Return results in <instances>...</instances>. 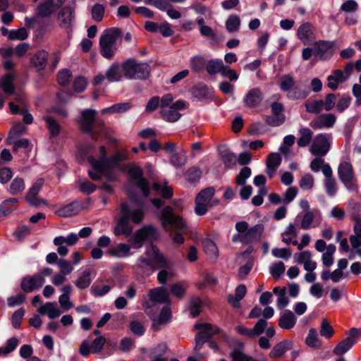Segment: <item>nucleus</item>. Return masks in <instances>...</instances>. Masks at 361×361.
I'll return each instance as SVG.
<instances>
[{
	"instance_id": "7",
	"label": "nucleus",
	"mask_w": 361,
	"mask_h": 361,
	"mask_svg": "<svg viewBox=\"0 0 361 361\" xmlns=\"http://www.w3.org/2000/svg\"><path fill=\"white\" fill-rule=\"evenodd\" d=\"M149 73L148 69H108L106 77L110 82L118 81L123 76L129 80H145Z\"/></svg>"
},
{
	"instance_id": "35",
	"label": "nucleus",
	"mask_w": 361,
	"mask_h": 361,
	"mask_svg": "<svg viewBox=\"0 0 361 361\" xmlns=\"http://www.w3.org/2000/svg\"><path fill=\"white\" fill-rule=\"evenodd\" d=\"M204 305H205V303H204L200 298L197 296L190 298L188 303V309L192 318H196L202 312L201 309Z\"/></svg>"
},
{
	"instance_id": "29",
	"label": "nucleus",
	"mask_w": 361,
	"mask_h": 361,
	"mask_svg": "<svg viewBox=\"0 0 361 361\" xmlns=\"http://www.w3.org/2000/svg\"><path fill=\"white\" fill-rule=\"evenodd\" d=\"M244 343L241 341H238L236 343V346L234 347L231 352L230 353V357L232 361H250L252 360V357L244 353Z\"/></svg>"
},
{
	"instance_id": "14",
	"label": "nucleus",
	"mask_w": 361,
	"mask_h": 361,
	"mask_svg": "<svg viewBox=\"0 0 361 361\" xmlns=\"http://www.w3.org/2000/svg\"><path fill=\"white\" fill-rule=\"evenodd\" d=\"M97 152V148L96 146L94 144L92 143H85L80 145L78 147L77 151V159L80 163L84 162L85 160H87L90 164L91 165V167L92 169V171H94V161H98V159H95L94 155Z\"/></svg>"
},
{
	"instance_id": "2",
	"label": "nucleus",
	"mask_w": 361,
	"mask_h": 361,
	"mask_svg": "<svg viewBox=\"0 0 361 361\" xmlns=\"http://www.w3.org/2000/svg\"><path fill=\"white\" fill-rule=\"evenodd\" d=\"M121 213L122 216L118 219L114 233L116 235L129 236L133 233V227L129 225V221H131L135 224H140L144 220L145 212L142 208L131 209L128 204L122 203Z\"/></svg>"
},
{
	"instance_id": "62",
	"label": "nucleus",
	"mask_w": 361,
	"mask_h": 361,
	"mask_svg": "<svg viewBox=\"0 0 361 361\" xmlns=\"http://www.w3.org/2000/svg\"><path fill=\"white\" fill-rule=\"evenodd\" d=\"M205 331H199L195 335V346L194 350L195 351H199L202 349L204 343L208 341L209 338H211V335H206Z\"/></svg>"
},
{
	"instance_id": "8",
	"label": "nucleus",
	"mask_w": 361,
	"mask_h": 361,
	"mask_svg": "<svg viewBox=\"0 0 361 361\" xmlns=\"http://www.w3.org/2000/svg\"><path fill=\"white\" fill-rule=\"evenodd\" d=\"M189 92L194 99L204 104L211 103L215 98L214 87L207 85L204 82H198L194 84Z\"/></svg>"
},
{
	"instance_id": "24",
	"label": "nucleus",
	"mask_w": 361,
	"mask_h": 361,
	"mask_svg": "<svg viewBox=\"0 0 361 361\" xmlns=\"http://www.w3.org/2000/svg\"><path fill=\"white\" fill-rule=\"evenodd\" d=\"M264 95L259 88L251 89L245 95L244 98L245 105L254 108L257 106L263 100Z\"/></svg>"
},
{
	"instance_id": "43",
	"label": "nucleus",
	"mask_w": 361,
	"mask_h": 361,
	"mask_svg": "<svg viewBox=\"0 0 361 361\" xmlns=\"http://www.w3.org/2000/svg\"><path fill=\"white\" fill-rule=\"evenodd\" d=\"M202 246L204 252L209 256L217 257L218 248L215 243L210 238H205L202 241Z\"/></svg>"
},
{
	"instance_id": "63",
	"label": "nucleus",
	"mask_w": 361,
	"mask_h": 361,
	"mask_svg": "<svg viewBox=\"0 0 361 361\" xmlns=\"http://www.w3.org/2000/svg\"><path fill=\"white\" fill-rule=\"evenodd\" d=\"M272 255L277 258H281L283 259H288L291 257L292 252L288 247L284 248H274L271 250Z\"/></svg>"
},
{
	"instance_id": "37",
	"label": "nucleus",
	"mask_w": 361,
	"mask_h": 361,
	"mask_svg": "<svg viewBox=\"0 0 361 361\" xmlns=\"http://www.w3.org/2000/svg\"><path fill=\"white\" fill-rule=\"evenodd\" d=\"M25 188L24 179L20 177H16L10 183L8 191L11 195H16L21 194Z\"/></svg>"
},
{
	"instance_id": "44",
	"label": "nucleus",
	"mask_w": 361,
	"mask_h": 361,
	"mask_svg": "<svg viewBox=\"0 0 361 361\" xmlns=\"http://www.w3.org/2000/svg\"><path fill=\"white\" fill-rule=\"evenodd\" d=\"M105 13V7L103 4L96 3L90 9L91 17L96 22L102 20Z\"/></svg>"
},
{
	"instance_id": "59",
	"label": "nucleus",
	"mask_w": 361,
	"mask_h": 361,
	"mask_svg": "<svg viewBox=\"0 0 361 361\" xmlns=\"http://www.w3.org/2000/svg\"><path fill=\"white\" fill-rule=\"evenodd\" d=\"M285 116H279L272 114L271 116H266L265 122L270 126L276 127L282 125L285 122Z\"/></svg>"
},
{
	"instance_id": "6",
	"label": "nucleus",
	"mask_w": 361,
	"mask_h": 361,
	"mask_svg": "<svg viewBox=\"0 0 361 361\" xmlns=\"http://www.w3.org/2000/svg\"><path fill=\"white\" fill-rule=\"evenodd\" d=\"M159 219L165 230L168 226H171L179 231H186L188 228L185 221L182 216L175 214L173 207L170 205L162 208Z\"/></svg>"
},
{
	"instance_id": "26",
	"label": "nucleus",
	"mask_w": 361,
	"mask_h": 361,
	"mask_svg": "<svg viewBox=\"0 0 361 361\" xmlns=\"http://www.w3.org/2000/svg\"><path fill=\"white\" fill-rule=\"evenodd\" d=\"M336 121V117L334 114H323L314 122L312 121L310 126L313 128L321 129L322 128H331Z\"/></svg>"
},
{
	"instance_id": "48",
	"label": "nucleus",
	"mask_w": 361,
	"mask_h": 361,
	"mask_svg": "<svg viewBox=\"0 0 361 361\" xmlns=\"http://www.w3.org/2000/svg\"><path fill=\"white\" fill-rule=\"evenodd\" d=\"M252 174L251 169L248 166H243L239 173L235 177V183L237 185H245L247 179H248Z\"/></svg>"
},
{
	"instance_id": "42",
	"label": "nucleus",
	"mask_w": 361,
	"mask_h": 361,
	"mask_svg": "<svg viewBox=\"0 0 361 361\" xmlns=\"http://www.w3.org/2000/svg\"><path fill=\"white\" fill-rule=\"evenodd\" d=\"M160 115L164 120L171 123L177 121L181 117V114L173 109L171 106L167 109H162L160 111Z\"/></svg>"
},
{
	"instance_id": "50",
	"label": "nucleus",
	"mask_w": 361,
	"mask_h": 361,
	"mask_svg": "<svg viewBox=\"0 0 361 361\" xmlns=\"http://www.w3.org/2000/svg\"><path fill=\"white\" fill-rule=\"evenodd\" d=\"M240 25V18L236 15H231L226 22V27L229 32H233L238 30Z\"/></svg>"
},
{
	"instance_id": "61",
	"label": "nucleus",
	"mask_w": 361,
	"mask_h": 361,
	"mask_svg": "<svg viewBox=\"0 0 361 361\" xmlns=\"http://www.w3.org/2000/svg\"><path fill=\"white\" fill-rule=\"evenodd\" d=\"M112 286L109 285L96 286L93 285L91 287V293L96 297H102L107 294L111 289Z\"/></svg>"
},
{
	"instance_id": "36",
	"label": "nucleus",
	"mask_w": 361,
	"mask_h": 361,
	"mask_svg": "<svg viewBox=\"0 0 361 361\" xmlns=\"http://www.w3.org/2000/svg\"><path fill=\"white\" fill-rule=\"evenodd\" d=\"M310 91L307 88H302L300 86H295L287 94V97L291 100H301L305 99Z\"/></svg>"
},
{
	"instance_id": "51",
	"label": "nucleus",
	"mask_w": 361,
	"mask_h": 361,
	"mask_svg": "<svg viewBox=\"0 0 361 361\" xmlns=\"http://www.w3.org/2000/svg\"><path fill=\"white\" fill-rule=\"evenodd\" d=\"M106 339L103 336H99L95 338L91 343L92 353L98 354L105 346Z\"/></svg>"
},
{
	"instance_id": "49",
	"label": "nucleus",
	"mask_w": 361,
	"mask_h": 361,
	"mask_svg": "<svg viewBox=\"0 0 361 361\" xmlns=\"http://www.w3.org/2000/svg\"><path fill=\"white\" fill-rule=\"evenodd\" d=\"M44 121L46 122L47 127L51 136H56L60 131V126L59 123L51 117L47 116L43 117Z\"/></svg>"
},
{
	"instance_id": "60",
	"label": "nucleus",
	"mask_w": 361,
	"mask_h": 361,
	"mask_svg": "<svg viewBox=\"0 0 361 361\" xmlns=\"http://www.w3.org/2000/svg\"><path fill=\"white\" fill-rule=\"evenodd\" d=\"M87 82L85 77L78 76L73 82V88L75 92L80 93L85 90Z\"/></svg>"
},
{
	"instance_id": "52",
	"label": "nucleus",
	"mask_w": 361,
	"mask_h": 361,
	"mask_svg": "<svg viewBox=\"0 0 361 361\" xmlns=\"http://www.w3.org/2000/svg\"><path fill=\"white\" fill-rule=\"evenodd\" d=\"M17 202L18 200L16 198H9L5 200L0 207V216H6L8 215L13 210V208H10L8 206L12 204L13 207H15Z\"/></svg>"
},
{
	"instance_id": "58",
	"label": "nucleus",
	"mask_w": 361,
	"mask_h": 361,
	"mask_svg": "<svg viewBox=\"0 0 361 361\" xmlns=\"http://www.w3.org/2000/svg\"><path fill=\"white\" fill-rule=\"evenodd\" d=\"M282 161L281 155L277 152H271L269 154L267 160V168H278Z\"/></svg>"
},
{
	"instance_id": "54",
	"label": "nucleus",
	"mask_w": 361,
	"mask_h": 361,
	"mask_svg": "<svg viewBox=\"0 0 361 361\" xmlns=\"http://www.w3.org/2000/svg\"><path fill=\"white\" fill-rule=\"evenodd\" d=\"M286 269L285 264L283 262H278L270 267V274L274 279L278 280L284 273Z\"/></svg>"
},
{
	"instance_id": "9",
	"label": "nucleus",
	"mask_w": 361,
	"mask_h": 361,
	"mask_svg": "<svg viewBox=\"0 0 361 361\" xmlns=\"http://www.w3.org/2000/svg\"><path fill=\"white\" fill-rule=\"evenodd\" d=\"M128 173L132 181L140 189L142 196L145 198L150 195L149 181L144 177L143 169L138 166H133L128 169Z\"/></svg>"
},
{
	"instance_id": "18",
	"label": "nucleus",
	"mask_w": 361,
	"mask_h": 361,
	"mask_svg": "<svg viewBox=\"0 0 361 361\" xmlns=\"http://www.w3.org/2000/svg\"><path fill=\"white\" fill-rule=\"evenodd\" d=\"M353 69H335L332 74L327 77L328 87L332 90H337L340 83L344 82L350 75Z\"/></svg>"
},
{
	"instance_id": "17",
	"label": "nucleus",
	"mask_w": 361,
	"mask_h": 361,
	"mask_svg": "<svg viewBox=\"0 0 361 361\" xmlns=\"http://www.w3.org/2000/svg\"><path fill=\"white\" fill-rule=\"evenodd\" d=\"M264 226L262 224H257L248 228L246 233L240 235V242L243 244H252L259 242L264 233Z\"/></svg>"
},
{
	"instance_id": "39",
	"label": "nucleus",
	"mask_w": 361,
	"mask_h": 361,
	"mask_svg": "<svg viewBox=\"0 0 361 361\" xmlns=\"http://www.w3.org/2000/svg\"><path fill=\"white\" fill-rule=\"evenodd\" d=\"M188 157L185 151L176 152L170 156V164L176 168H180L187 163Z\"/></svg>"
},
{
	"instance_id": "13",
	"label": "nucleus",
	"mask_w": 361,
	"mask_h": 361,
	"mask_svg": "<svg viewBox=\"0 0 361 361\" xmlns=\"http://www.w3.org/2000/svg\"><path fill=\"white\" fill-rule=\"evenodd\" d=\"M96 114L97 111L94 109H87L82 111L79 125L80 129L83 133L95 137L94 122Z\"/></svg>"
},
{
	"instance_id": "33",
	"label": "nucleus",
	"mask_w": 361,
	"mask_h": 361,
	"mask_svg": "<svg viewBox=\"0 0 361 361\" xmlns=\"http://www.w3.org/2000/svg\"><path fill=\"white\" fill-rule=\"evenodd\" d=\"M14 80L15 77L11 73H7L0 79V88L5 94L11 95L14 93Z\"/></svg>"
},
{
	"instance_id": "16",
	"label": "nucleus",
	"mask_w": 361,
	"mask_h": 361,
	"mask_svg": "<svg viewBox=\"0 0 361 361\" xmlns=\"http://www.w3.org/2000/svg\"><path fill=\"white\" fill-rule=\"evenodd\" d=\"M48 59L51 61L50 66L55 68L59 63V56L56 53H53L49 58V54L44 50L37 51L32 58L31 61L34 66L45 68L48 64Z\"/></svg>"
},
{
	"instance_id": "22",
	"label": "nucleus",
	"mask_w": 361,
	"mask_h": 361,
	"mask_svg": "<svg viewBox=\"0 0 361 361\" xmlns=\"http://www.w3.org/2000/svg\"><path fill=\"white\" fill-rule=\"evenodd\" d=\"M298 38L304 44H309L315 39L313 27L310 23H305L300 25L297 31Z\"/></svg>"
},
{
	"instance_id": "57",
	"label": "nucleus",
	"mask_w": 361,
	"mask_h": 361,
	"mask_svg": "<svg viewBox=\"0 0 361 361\" xmlns=\"http://www.w3.org/2000/svg\"><path fill=\"white\" fill-rule=\"evenodd\" d=\"M28 37V33L25 27H20L18 30H13L9 32L8 39L10 40L18 39L24 40Z\"/></svg>"
},
{
	"instance_id": "20",
	"label": "nucleus",
	"mask_w": 361,
	"mask_h": 361,
	"mask_svg": "<svg viewBox=\"0 0 361 361\" xmlns=\"http://www.w3.org/2000/svg\"><path fill=\"white\" fill-rule=\"evenodd\" d=\"M172 318L171 310L169 306H164L157 318H151L152 329L154 331L160 330V326L169 323Z\"/></svg>"
},
{
	"instance_id": "34",
	"label": "nucleus",
	"mask_w": 361,
	"mask_h": 361,
	"mask_svg": "<svg viewBox=\"0 0 361 361\" xmlns=\"http://www.w3.org/2000/svg\"><path fill=\"white\" fill-rule=\"evenodd\" d=\"M183 176L187 182L190 184H195L202 178V171L199 166H193L188 168Z\"/></svg>"
},
{
	"instance_id": "4",
	"label": "nucleus",
	"mask_w": 361,
	"mask_h": 361,
	"mask_svg": "<svg viewBox=\"0 0 361 361\" xmlns=\"http://www.w3.org/2000/svg\"><path fill=\"white\" fill-rule=\"evenodd\" d=\"M121 36V31L118 27L109 28L102 32L99 40V50L105 59L111 61L114 59L118 49V42Z\"/></svg>"
},
{
	"instance_id": "12",
	"label": "nucleus",
	"mask_w": 361,
	"mask_h": 361,
	"mask_svg": "<svg viewBox=\"0 0 361 361\" xmlns=\"http://www.w3.org/2000/svg\"><path fill=\"white\" fill-rule=\"evenodd\" d=\"M330 135L326 133L318 134L310 147V152L317 157L325 156L330 149Z\"/></svg>"
},
{
	"instance_id": "56",
	"label": "nucleus",
	"mask_w": 361,
	"mask_h": 361,
	"mask_svg": "<svg viewBox=\"0 0 361 361\" xmlns=\"http://www.w3.org/2000/svg\"><path fill=\"white\" fill-rule=\"evenodd\" d=\"M334 330L330 325L326 319H323L321 322L320 334L326 338H330L333 336Z\"/></svg>"
},
{
	"instance_id": "23",
	"label": "nucleus",
	"mask_w": 361,
	"mask_h": 361,
	"mask_svg": "<svg viewBox=\"0 0 361 361\" xmlns=\"http://www.w3.org/2000/svg\"><path fill=\"white\" fill-rule=\"evenodd\" d=\"M149 298L152 302L158 303L170 304L169 294L164 287L155 288L149 290Z\"/></svg>"
},
{
	"instance_id": "28",
	"label": "nucleus",
	"mask_w": 361,
	"mask_h": 361,
	"mask_svg": "<svg viewBox=\"0 0 361 361\" xmlns=\"http://www.w3.org/2000/svg\"><path fill=\"white\" fill-rule=\"evenodd\" d=\"M296 321L295 314L290 310H286L279 319V326L283 329L290 330L294 327Z\"/></svg>"
},
{
	"instance_id": "10",
	"label": "nucleus",
	"mask_w": 361,
	"mask_h": 361,
	"mask_svg": "<svg viewBox=\"0 0 361 361\" xmlns=\"http://www.w3.org/2000/svg\"><path fill=\"white\" fill-rule=\"evenodd\" d=\"M338 176L340 180L348 190H355L357 188L354 183L355 173L352 164L348 161L341 162L338 168Z\"/></svg>"
},
{
	"instance_id": "47",
	"label": "nucleus",
	"mask_w": 361,
	"mask_h": 361,
	"mask_svg": "<svg viewBox=\"0 0 361 361\" xmlns=\"http://www.w3.org/2000/svg\"><path fill=\"white\" fill-rule=\"evenodd\" d=\"M215 192L213 187H208L202 190L196 196L195 199L198 201L208 204L212 199Z\"/></svg>"
},
{
	"instance_id": "11",
	"label": "nucleus",
	"mask_w": 361,
	"mask_h": 361,
	"mask_svg": "<svg viewBox=\"0 0 361 361\" xmlns=\"http://www.w3.org/2000/svg\"><path fill=\"white\" fill-rule=\"evenodd\" d=\"M361 336V329L351 328L348 337L339 342L333 350L336 355H342L348 351L356 343L357 338Z\"/></svg>"
},
{
	"instance_id": "21",
	"label": "nucleus",
	"mask_w": 361,
	"mask_h": 361,
	"mask_svg": "<svg viewBox=\"0 0 361 361\" xmlns=\"http://www.w3.org/2000/svg\"><path fill=\"white\" fill-rule=\"evenodd\" d=\"M44 185V179L39 178L37 179L32 186L29 189L26 196L25 200L31 205L38 206L42 202H44V200L39 199L37 197L38 192L41 190L42 185Z\"/></svg>"
},
{
	"instance_id": "19",
	"label": "nucleus",
	"mask_w": 361,
	"mask_h": 361,
	"mask_svg": "<svg viewBox=\"0 0 361 361\" xmlns=\"http://www.w3.org/2000/svg\"><path fill=\"white\" fill-rule=\"evenodd\" d=\"M45 283L42 274L25 277L21 282V288L26 293H30L41 288Z\"/></svg>"
},
{
	"instance_id": "1",
	"label": "nucleus",
	"mask_w": 361,
	"mask_h": 361,
	"mask_svg": "<svg viewBox=\"0 0 361 361\" xmlns=\"http://www.w3.org/2000/svg\"><path fill=\"white\" fill-rule=\"evenodd\" d=\"M99 157L98 161H94V171L89 170V177L94 181L100 180L99 173L105 171H113L120 166L121 162L127 161L128 157L125 153L117 152L107 157V151L104 145L99 147Z\"/></svg>"
},
{
	"instance_id": "27",
	"label": "nucleus",
	"mask_w": 361,
	"mask_h": 361,
	"mask_svg": "<svg viewBox=\"0 0 361 361\" xmlns=\"http://www.w3.org/2000/svg\"><path fill=\"white\" fill-rule=\"evenodd\" d=\"M192 68H200L206 66L207 68H225L221 59H212L207 63L204 57L195 56L191 59Z\"/></svg>"
},
{
	"instance_id": "25",
	"label": "nucleus",
	"mask_w": 361,
	"mask_h": 361,
	"mask_svg": "<svg viewBox=\"0 0 361 361\" xmlns=\"http://www.w3.org/2000/svg\"><path fill=\"white\" fill-rule=\"evenodd\" d=\"M293 343L291 340H283L274 346L269 353V357L277 359L281 357L288 350L293 348Z\"/></svg>"
},
{
	"instance_id": "53",
	"label": "nucleus",
	"mask_w": 361,
	"mask_h": 361,
	"mask_svg": "<svg viewBox=\"0 0 361 361\" xmlns=\"http://www.w3.org/2000/svg\"><path fill=\"white\" fill-rule=\"evenodd\" d=\"M295 85V80L290 75H284L281 77L280 88L282 91L289 92Z\"/></svg>"
},
{
	"instance_id": "40",
	"label": "nucleus",
	"mask_w": 361,
	"mask_h": 361,
	"mask_svg": "<svg viewBox=\"0 0 361 361\" xmlns=\"http://www.w3.org/2000/svg\"><path fill=\"white\" fill-rule=\"evenodd\" d=\"M305 343L314 349L319 348L322 345L320 340L318 338L317 331L315 329L311 328L305 338Z\"/></svg>"
},
{
	"instance_id": "41",
	"label": "nucleus",
	"mask_w": 361,
	"mask_h": 361,
	"mask_svg": "<svg viewBox=\"0 0 361 361\" xmlns=\"http://www.w3.org/2000/svg\"><path fill=\"white\" fill-rule=\"evenodd\" d=\"M300 135L297 140V144L300 147H306L311 141L312 137V132L308 128H302L299 130Z\"/></svg>"
},
{
	"instance_id": "31",
	"label": "nucleus",
	"mask_w": 361,
	"mask_h": 361,
	"mask_svg": "<svg viewBox=\"0 0 361 361\" xmlns=\"http://www.w3.org/2000/svg\"><path fill=\"white\" fill-rule=\"evenodd\" d=\"M219 156L226 168L233 169L236 165V155L229 149L225 148L220 150Z\"/></svg>"
},
{
	"instance_id": "15",
	"label": "nucleus",
	"mask_w": 361,
	"mask_h": 361,
	"mask_svg": "<svg viewBox=\"0 0 361 361\" xmlns=\"http://www.w3.org/2000/svg\"><path fill=\"white\" fill-rule=\"evenodd\" d=\"M333 42L321 40L313 45V56L316 59L326 60L334 54Z\"/></svg>"
},
{
	"instance_id": "46",
	"label": "nucleus",
	"mask_w": 361,
	"mask_h": 361,
	"mask_svg": "<svg viewBox=\"0 0 361 361\" xmlns=\"http://www.w3.org/2000/svg\"><path fill=\"white\" fill-rule=\"evenodd\" d=\"M59 266L61 269V272L56 274L53 279V283L56 286L61 285L66 280V269L68 267V262L66 260H59L58 262Z\"/></svg>"
},
{
	"instance_id": "64",
	"label": "nucleus",
	"mask_w": 361,
	"mask_h": 361,
	"mask_svg": "<svg viewBox=\"0 0 361 361\" xmlns=\"http://www.w3.org/2000/svg\"><path fill=\"white\" fill-rule=\"evenodd\" d=\"M351 102V97L349 95L344 94L338 100L336 104V111L339 113L343 112L347 109Z\"/></svg>"
},
{
	"instance_id": "45",
	"label": "nucleus",
	"mask_w": 361,
	"mask_h": 361,
	"mask_svg": "<svg viewBox=\"0 0 361 361\" xmlns=\"http://www.w3.org/2000/svg\"><path fill=\"white\" fill-rule=\"evenodd\" d=\"M6 142L8 145H13V151H17L18 148H27L29 146V140L26 138L19 139V137H13V136H8Z\"/></svg>"
},
{
	"instance_id": "55",
	"label": "nucleus",
	"mask_w": 361,
	"mask_h": 361,
	"mask_svg": "<svg viewBox=\"0 0 361 361\" xmlns=\"http://www.w3.org/2000/svg\"><path fill=\"white\" fill-rule=\"evenodd\" d=\"M305 106L307 112L317 114L322 110L323 100H315L312 102H307Z\"/></svg>"
},
{
	"instance_id": "3",
	"label": "nucleus",
	"mask_w": 361,
	"mask_h": 361,
	"mask_svg": "<svg viewBox=\"0 0 361 361\" xmlns=\"http://www.w3.org/2000/svg\"><path fill=\"white\" fill-rule=\"evenodd\" d=\"M145 255L138 259V267L140 269L149 268L152 271L161 269H171V262L160 252L158 247L154 243H149L146 247Z\"/></svg>"
},
{
	"instance_id": "30",
	"label": "nucleus",
	"mask_w": 361,
	"mask_h": 361,
	"mask_svg": "<svg viewBox=\"0 0 361 361\" xmlns=\"http://www.w3.org/2000/svg\"><path fill=\"white\" fill-rule=\"evenodd\" d=\"M55 6L52 0L40 3L36 8V15L39 18H49L54 11Z\"/></svg>"
},
{
	"instance_id": "32",
	"label": "nucleus",
	"mask_w": 361,
	"mask_h": 361,
	"mask_svg": "<svg viewBox=\"0 0 361 361\" xmlns=\"http://www.w3.org/2000/svg\"><path fill=\"white\" fill-rule=\"evenodd\" d=\"M37 311L41 314H47L49 319L59 317L61 314V310L57 308L56 304L53 302H47L42 305Z\"/></svg>"
},
{
	"instance_id": "5",
	"label": "nucleus",
	"mask_w": 361,
	"mask_h": 361,
	"mask_svg": "<svg viewBox=\"0 0 361 361\" xmlns=\"http://www.w3.org/2000/svg\"><path fill=\"white\" fill-rule=\"evenodd\" d=\"M160 238L158 228L152 225L147 224L137 230L130 238V243L135 248H140L145 241L153 243Z\"/></svg>"
},
{
	"instance_id": "38",
	"label": "nucleus",
	"mask_w": 361,
	"mask_h": 361,
	"mask_svg": "<svg viewBox=\"0 0 361 361\" xmlns=\"http://www.w3.org/2000/svg\"><path fill=\"white\" fill-rule=\"evenodd\" d=\"M91 271L90 269L84 270L75 281V286L80 289L88 288L92 282Z\"/></svg>"
}]
</instances>
